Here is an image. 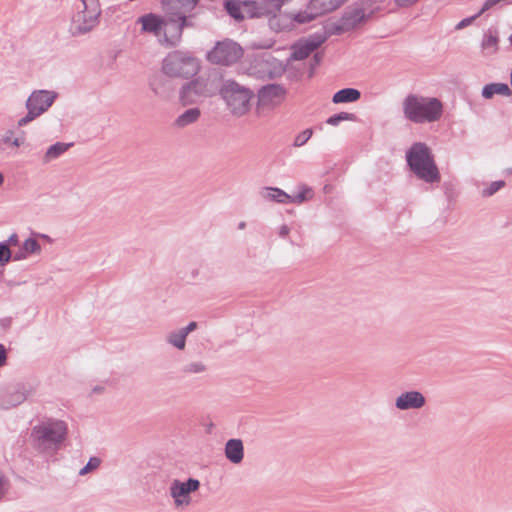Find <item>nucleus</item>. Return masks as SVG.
I'll return each instance as SVG.
<instances>
[{
  "mask_svg": "<svg viewBox=\"0 0 512 512\" xmlns=\"http://www.w3.org/2000/svg\"><path fill=\"white\" fill-rule=\"evenodd\" d=\"M407 167L419 180L438 183L441 174L431 148L424 142H414L405 153Z\"/></svg>",
  "mask_w": 512,
  "mask_h": 512,
  "instance_id": "f257e3e1",
  "label": "nucleus"
},
{
  "mask_svg": "<svg viewBox=\"0 0 512 512\" xmlns=\"http://www.w3.org/2000/svg\"><path fill=\"white\" fill-rule=\"evenodd\" d=\"M403 113L406 119L415 124L431 123L441 118L443 105L435 97L408 94L403 101Z\"/></svg>",
  "mask_w": 512,
  "mask_h": 512,
  "instance_id": "f03ea898",
  "label": "nucleus"
},
{
  "mask_svg": "<svg viewBox=\"0 0 512 512\" xmlns=\"http://www.w3.org/2000/svg\"><path fill=\"white\" fill-rule=\"evenodd\" d=\"M218 91L232 114L241 116L249 111L250 101L254 96L251 89L240 85L235 80L228 79L223 82Z\"/></svg>",
  "mask_w": 512,
  "mask_h": 512,
  "instance_id": "7ed1b4c3",
  "label": "nucleus"
},
{
  "mask_svg": "<svg viewBox=\"0 0 512 512\" xmlns=\"http://www.w3.org/2000/svg\"><path fill=\"white\" fill-rule=\"evenodd\" d=\"M199 70L197 58L179 50L169 53L162 63V71L169 77L188 79L196 76Z\"/></svg>",
  "mask_w": 512,
  "mask_h": 512,
  "instance_id": "20e7f679",
  "label": "nucleus"
},
{
  "mask_svg": "<svg viewBox=\"0 0 512 512\" xmlns=\"http://www.w3.org/2000/svg\"><path fill=\"white\" fill-rule=\"evenodd\" d=\"M218 79L198 76L182 85L179 90V102L182 106L193 105L200 98L213 96L218 91Z\"/></svg>",
  "mask_w": 512,
  "mask_h": 512,
  "instance_id": "39448f33",
  "label": "nucleus"
},
{
  "mask_svg": "<svg viewBox=\"0 0 512 512\" xmlns=\"http://www.w3.org/2000/svg\"><path fill=\"white\" fill-rule=\"evenodd\" d=\"M67 430V424L64 421L48 419L35 425L31 435L40 445L52 447L64 441Z\"/></svg>",
  "mask_w": 512,
  "mask_h": 512,
  "instance_id": "423d86ee",
  "label": "nucleus"
},
{
  "mask_svg": "<svg viewBox=\"0 0 512 512\" xmlns=\"http://www.w3.org/2000/svg\"><path fill=\"white\" fill-rule=\"evenodd\" d=\"M243 55L244 50L238 42L225 38L215 43L213 48L207 52L206 59L212 64L231 66L237 63Z\"/></svg>",
  "mask_w": 512,
  "mask_h": 512,
  "instance_id": "0eeeda50",
  "label": "nucleus"
},
{
  "mask_svg": "<svg viewBox=\"0 0 512 512\" xmlns=\"http://www.w3.org/2000/svg\"><path fill=\"white\" fill-rule=\"evenodd\" d=\"M58 94L49 90H34L26 100L27 113L18 120V126L23 127L45 113L54 103Z\"/></svg>",
  "mask_w": 512,
  "mask_h": 512,
  "instance_id": "6e6552de",
  "label": "nucleus"
},
{
  "mask_svg": "<svg viewBox=\"0 0 512 512\" xmlns=\"http://www.w3.org/2000/svg\"><path fill=\"white\" fill-rule=\"evenodd\" d=\"M101 14L100 8L87 7L80 11L73 19L71 34L81 36L90 32L98 23Z\"/></svg>",
  "mask_w": 512,
  "mask_h": 512,
  "instance_id": "1a4fd4ad",
  "label": "nucleus"
},
{
  "mask_svg": "<svg viewBox=\"0 0 512 512\" xmlns=\"http://www.w3.org/2000/svg\"><path fill=\"white\" fill-rule=\"evenodd\" d=\"M327 40L326 34L316 31L306 38L299 40L292 46L291 58L296 61L306 59L310 53L320 47Z\"/></svg>",
  "mask_w": 512,
  "mask_h": 512,
  "instance_id": "9d476101",
  "label": "nucleus"
},
{
  "mask_svg": "<svg viewBox=\"0 0 512 512\" xmlns=\"http://www.w3.org/2000/svg\"><path fill=\"white\" fill-rule=\"evenodd\" d=\"M164 14L162 43L167 47H176L180 44L183 33L177 20L178 12L164 11Z\"/></svg>",
  "mask_w": 512,
  "mask_h": 512,
  "instance_id": "9b49d317",
  "label": "nucleus"
},
{
  "mask_svg": "<svg viewBox=\"0 0 512 512\" xmlns=\"http://www.w3.org/2000/svg\"><path fill=\"white\" fill-rule=\"evenodd\" d=\"M200 487V482L195 478H188L186 481L173 480L170 486V494L177 506L190 503V493Z\"/></svg>",
  "mask_w": 512,
  "mask_h": 512,
  "instance_id": "f8f14e48",
  "label": "nucleus"
},
{
  "mask_svg": "<svg viewBox=\"0 0 512 512\" xmlns=\"http://www.w3.org/2000/svg\"><path fill=\"white\" fill-rule=\"evenodd\" d=\"M36 387L30 382H20L15 384L6 394L5 402L2 408L9 409L22 404L24 401L34 395Z\"/></svg>",
  "mask_w": 512,
  "mask_h": 512,
  "instance_id": "ddd939ff",
  "label": "nucleus"
},
{
  "mask_svg": "<svg viewBox=\"0 0 512 512\" xmlns=\"http://www.w3.org/2000/svg\"><path fill=\"white\" fill-rule=\"evenodd\" d=\"M426 403L424 395L416 390L401 393L395 400V407L399 410L420 409Z\"/></svg>",
  "mask_w": 512,
  "mask_h": 512,
  "instance_id": "4468645a",
  "label": "nucleus"
},
{
  "mask_svg": "<svg viewBox=\"0 0 512 512\" xmlns=\"http://www.w3.org/2000/svg\"><path fill=\"white\" fill-rule=\"evenodd\" d=\"M286 88L278 83H269L263 85L258 90V99L263 104L272 103L275 100L284 99L286 96Z\"/></svg>",
  "mask_w": 512,
  "mask_h": 512,
  "instance_id": "2eb2a0df",
  "label": "nucleus"
},
{
  "mask_svg": "<svg viewBox=\"0 0 512 512\" xmlns=\"http://www.w3.org/2000/svg\"><path fill=\"white\" fill-rule=\"evenodd\" d=\"M137 22L141 24L143 33H152L155 36L161 35L163 24H165L164 17L152 12L140 16Z\"/></svg>",
  "mask_w": 512,
  "mask_h": 512,
  "instance_id": "dca6fc26",
  "label": "nucleus"
},
{
  "mask_svg": "<svg viewBox=\"0 0 512 512\" xmlns=\"http://www.w3.org/2000/svg\"><path fill=\"white\" fill-rule=\"evenodd\" d=\"M341 19L347 25L349 30H352L366 19L365 10L360 4L348 6L344 10Z\"/></svg>",
  "mask_w": 512,
  "mask_h": 512,
  "instance_id": "f3484780",
  "label": "nucleus"
},
{
  "mask_svg": "<svg viewBox=\"0 0 512 512\" xmlns=\"http://www.w3.org/2000/svg\"><path fill=\"white\" fill-rule=\"evenodd\" d=\"M226 458L233 464H239L244 458V446L241 439L232 438L225 443Z\"/></svg>",
  "mask_w": 512,
  "mask_h": 512,
  "instance_id": "a211bd4d",
  "label": "nucleus"
},
{
  "mask_svg": "<svg viewBox=\"0 0 512 512\" xmlns=\"http://www.w3.org/2000/svg\"><path fill=\"white\" fill-rule=\"evenodd\" d=\"M199 0H161L163 11L192 12Z\"/></svg>",
  "mask_w": 512,
  "mask_h": 512,
  "instance_id": "6ab92c4d",
  "label": "nucleus"
},
{
  "mask_svg": "<svg viewBox=\"0 0 512 512\" xmlns=\"http://www.w3.org/2000/svg\"><path fill=\"white\" fill-rule=\"evenodd\" d=\"M268 23L270 28L276 32L289 31L294 28L290 12H278L268 19Z\"/></svg>",
  "mask_w": 512,
  "mask_h": 512,
  "instance_id": "aec40b11",
  "label": "nucleus"
},
{
  "mask_svg": "<svg viewBox=\"0 0 512 512\" xmlns=\"http://www.w3.org/2000/svg\"><path fill=\"white\" fill-rule=\"evenodd\" d=\"M496 94L509 97L512 95V90L506 83L493 82L485 84L481 91V96L484 99H491Z\"/></svg>",
  "mask_w": 512,
  "mask_h": 512,
  "instance_id": "412c9836",
  "label": "nucleus"
},
{
  "mask_svg": "<svg viewBox=\"0 0 512 512\" xmlns=\"http://www.w3.org/2000/svg\"><path fill=\"white\" fill-rule=\"evenodd\" d=\"M262 196L268 201L280 204L292 203V196L278 187H264L262 191Z\"/></svg>",
  "mask_w": 512,
  "mask_h": 512,
  "instance_id": "4be33fe9",
  "label": "nucleus"
},
{
  "mask_svg": "<svg viewBox=\"0 0 512 512\" xmlns=\"http://www.w3.org/2000/svg\"><path fill=\"white\" fill-rule=\"evenodd\" d=\"M41 250L40 243L34 238H27L22 246L13 254L14 261H20L28 258L30 254L37 253Z\"/></svg>",
  "mask_w": 512,
  "mask_h": 512,
  "instance_id": "5701e85b",
  "label": "nucleus"
},
{
  "mask_svg": "<svg viewBox=\"0 0 512 512\" xmlns=\"http://www.w3.org/2000/svg\"><path fill=\"white\" fill-rule=\"evenodd\" d=\"M201 111L198 107H192L185 110L183 113L177 116L174 120L173 125L177 128H185L199 120Z\"/></svg>",
  "mask_w": 512,
  "mask_h": 512,
  "instance_id": "b1692460",
  "label": "nucleus"
},
{
  "mask_svg": "<svg viewBox=\"0 0 512 512\" xmlns=\"http://www.w3.org/2000/svg\"><path fill=\"white\" fill-rule=\"evenodd\" d=\"M361 98V92L356 88H343L336 91L332 96L334 104L353 103Z\"/></svg>",
  "mask_w": 512,
  "mask_h": 512,
  "instance_id": "393cba45",
  "label": "nucleus"
},
{
  "mask_svg": "<svg viewBox=\"0 0 512 512\" xmlns=\"http://www.w3.org/2000/svg\"><path fill=\"white\" fill-rule=\"evenodd\" d=\"M294 27L297 25L307 24L320 17L317 11L312 9L311 3L308 2L304 10L298 12H290Z\"/></svg>",
  "mask_w": 512,
  "mask_h": 512,
  "instance_id": "a878e982",
  "label": "nucleus"
},
{
  "mask_svg": "<svg viewBox=\"0 0 512 512\" xmlns=\"http://www.w3.org/2000/svg\"><path fill=\"white\" fill-rule=\"evenodd\" d=\"M347 0H310L312 9L317 11L320 16L330 13L341 7Z\"/></svg>",
  "mask_w": 512,
  "mask_h": 512,
  "instance_id": "bb28decb",
  "label": "nucleus"
},
{
  "mask_svg": "<svg viewBox=\"0 0 512 512\" xmlns=\"http://www.w3.org/2000/svg\"><path fill=\"white\" fill-rule=\"evenodd\" d=\"M498 42V31L495 28L490 27L487 31L484 32L481 41V48L483 51L495 53L498 50Z\"/></svg>",
  "mask_w": 512,
  "mask_h": 512,
  "instance_id": "cd10ccee",
  "label": "nucleus"
},
{
  "mask_svg": "<svg viewBox=\"0 0 512 512\" xmlns=\"http://www.w3.org/2000/svg\"><path fill=\"white\" fill-rule=\"evenodd\" d=\"M73 144L72 143H63V142H56L48 147L46 150L42 161L43 163H49L50 161L60 157L62 154H64Z\"/></svg>",
  "mask_w": 512,
  "mask_h": 512,
  "instance_id": "c85d7f7f",
  "label": "nucleus"
},
{
  "mask_svg": "<svg viewBox=\"0 0 512 512\" xmlns=\"http://www.w3.org/2000/svg\"><path fill=\"white\" fill-rule=\"evenodd\" d=\"M224 8L227 14L236 21H242L245 17L241 11V3L237 0H226Z\"/></svg>",
  "mask_w": 512,
  "mask_h": 512,
  "instance_id": "c756f323",
  "label": "nucleus"
},
{
  "mask_svg": "<svg viewBox=\"0 0 512 512\" xmlns=\"http://www.w3.org/2000/svg\"><path fill=\"white\" fill-rule=\"evenodd\" d=\"M320 34H326L327 39L332 35H340L344 32L350 31L347 25L340 18L337 23H333L329 26H324L321 30H318Z\"/></svg>",
  "mask_w": 512,
  "mask_h": 512,
  "instance_id": "7c9ffc66",
  "label": "nucleus"
},
{
  "mask_svg": "<svg viewBox=\"0 0 512 512\" xmlns=\"http://www.w3.org/2000/svg\"><path fill=\"white\" fill-rule=\"evenodd\" d=\"M358 117L354 113L339 112L329 116L326 123L331 126H338L343 121H357Z\"/></svg>",
  "mask_w": 512,
  "mask_h": 512,
  "instance_id": "2f4dec72",
  "label": "nucleus"
},
{
  "mask_svg": "<svg viewBox=\"0 0 512 512\" xmlns=\"http://www.w3.org/2000/svg\"><path fill=\"white\" fill-rule=\"evenodd\" d=\"M186 338L187 336L181 330H178L171 332L167 336V342L176 347L177 349L183 350L186 345Z\"/></svg>",
  "mask_w": 512,
  "mask_h": 512,
  "instance_id": "473e14b6",
  "label": "nucleus"
},
{
  "mask_svg": "<svg viewBox=\"0 0 512 512\" xmlns=\"http://www.w3.org/2000/svg\"><path fill=\"white\" fill-rule=\"evenodd\" d=\"M505 184L506 183L504 180L493 181L482 190L481 195L483 197H490L494 195L496 192H498L501 188H503Z\"/></svg>",
  "mask_w": 512,
  "mask_h": 512,
  "instance_id": "72a5a7b5",
  "label": "nucleus"
},
{
  "mask_svg": "<svg viewBox=\"0 0 512 512\" xmlns=\"http://www.w3.org/2000/svg\"><path fill=\"white\" fill-rule=\"evenodd\" d=\"M312 135H313V130L311 128H307V129L303 130L294 138L292 146L293 147H301V146L305 145L308 142V140L312 137Z\"/></svg>",
  "mask_w": 512,
  "mask_h": 512,
  "instance_id": "f704fd0d",
  "label": "nucleus"
},
{
  "mask_svg": "<svg viewBox=\"0 0 512 512\" xmlns=\"http://www.w3.org/2000/svg\"><path fill=\"white\" fill-rule=\"evenodd\" d=\"M100 464V458L96 456L90 457L86 465L80 469L79 475L83 476L92 472L93 470L97 469L100 466Z\"/></svg>",
  "mask_w": 512,
  "mask_h": 512,
  "instance_id": "c9c22d12",
  "label": "nucleus"
},
{
  "mask_svg": "<svg viewBox=\"0 0 512 512\" xmlns=\"http://www.w3.org/2000/svg\"><path fill=\"white\" fill-rule=\"evenodd\" d=\"M11 260H13V254L10 248H7V245L0 242V267H4Z\"/></svg>",
  "mask_w": 512,
  "mask_h": 512,
  "instance_id": "e433bc0d",
  "label": "nucleus"
},
{
  "mask_svg": "<svg viewBox=\"0 0 512 512\" xmlns=\"http://www.w3.org/2000/svg\"><path fill=\"white\" fill-rule=\"evenodd\" d=\"M205 369H206V367H205V365L202 362H192V363L187 364L183 368V371L186 372V373L197 374V373L204 372Z\"/></svg>",
  "mask_w": 512,
  "mask_h": 512,
  "instance_id": "4c0bfd02",
  "label": "nucleus"
},
{
  "mask_svg": "<svg viewBox=\"0 0 512 512\" xmlns=\"http://www.w3.org/2000/svg\"><path fill=\"white\" fill-rule=\"evenodd\" d=\"M189 13L190 12H178L177 20H179V27H181L182 31L184 30V28L193 26V22L188 16Z\"/></svg>",
  "mask_w": 512,
  "mask_h": 512,
  "instance_id": "58836bf2",
  "label": "nucleus"
},
{
  "mask_svg": "<svg viewBox=\"0 0 512 512\" xmlns=\"http://www.w3.org/2000/svg\"><path fill=\"white\" fill-rule=\"evenodd\" d=\"M479 16H480V13H478V12H477L476 14H474V15H472V16H470V17H466V18L462 19L461 21H459V22L456 24L455 29H456V30H461V29H463V28H465V27L469 26V25H470V24H472V22H473L474 20H476Z\"/></svg>",
  "mask_w": 512,
  "mask_h": 512,
  "instance_id": "ea45409f",
  "label": "nucleus"
},
{
  "mask_svg": "<svg viewBox=\"0 0 512 512\" xmlns=\"http://www.w3.org/2000/svg\"><path fill=\"white\" fill-rule=\"evenodd\" d=\"M322 61V54L320 53H315L312 57V59L310 60V76H312L314 74V71L315 69L320 65Z\"/></svg>",
  "mask_w": 512,
  "mask_h": 512,
  "instance_id": "a19ab883",
  "label": "nucleus"
},
{
  "mask_svg": "<svg viewBox=\"0 0 512 512\" xmlns=\"http://www.w3.org/2000/svg\"><path fill=\"white\" fill-rule=\"evenodd\" d=\"M0 242L6 244L7 248H10V246H17L19 244V237L16 233H13L8 237V239Z\"/></svg>",
  "mask_w": 512,
  "mask_h": 512,
  "instance_id": "79ce46f5",
  "label": "nucleus"
},
{
  "mask_svg": "<svg viewBox=\"0 0 512 512\" xmlns=\"http://www.w3.org/2000/svg\"><path fill=\"white\" fill-rule=\"evenodd\" d=\"M499 2H500V0H485L482 8L480 9V11L478 13H480V15H481L482 13L491 9L493 6H495Z\"/></svg>",
  "mask_w": 512,
  "mask_h": 512,
  "instance_id": "37998d69",
  "label": "nucleus"
},
{
  "mask_svg": "<svg viewBox=\"0 0 512 512\" xmlns=\"http://www.w3.org/2000/svg\"><path fill=\"white\" fill-rule=\"evenodd\" d=\"M7 349L4 344L0 343V367L7 363Z\"/></svg>",
  "mask_w": 512,
  "mask_h": 512,
  "instance_id": "c03bdc74",
  "label": "nucleus"
},
{
  "mask_svg": "<svg viewBox=\"0 0 512 512\" xmlns=\"http://www.w3.org/2000/svg\"><path fill=\"white\" fill-rule=\"evenodd\" d=\"M197 328V322L195 321H191L188 323L187 326L181 328L180 330L186 335L188 336V334L192 331H194L195 329Z\"/></svg>",
  "mask_w": 512,
  "mask_h": 512,
  "instance_id": "a18cd8bd",
  "label": "nucleus"
},
{
  "mask_svg": "<svg viewBox=\"0 0 512 512\" xmlns=\"http://www.w3.org/2000/svg\"><path fill=\"white\" fill-rule=\"evenodd\" d=\"M306 190L297 193L295 196H292V203H302L306 200Z\"/></svg>",
  "mask_w": 512,
  "mask_h": 512,
  "instance_id": "49530a36",
  "label": "nucleus"
},
{
  "mask_svg": "<svg viewBox=\"0 0 512 512\" xmlns=\"http://www.w3.org/2000/svg\"><path fill=\"white\" fill-rule=\"evenodd\" d=\"M289 227L287 225H282L279 229V236L285 238L289 234Z\"/></svg>",
  "mask_w": 512,
  "mask_h": 512,
  "instance_id": "de8ad7c7",
  "label": "nucleus"
},
{
  "mask_svg": "<svg viewBox=\"0 0 512 512\" xmlns=\"http://www.w3.org/2000/svg\"><path fill=\"white\" fill-rule=\"evenodd\" d=\"M270 60L271 61H276V59L274 57L270 56L269 59H266V60L263 59L261 61H258L257 62V66L264 67V66L270 64Z\"/></svg>",
  "mask_w": 512,
  "mask_h": 512,
  "instance_id": "09e8293b",
  "label": "nucleus"
},
{
  "mask_svg": "<svg viewBox=\"0 0 512 512\" xmlns=\"http://www.w3.org/2000/svg\"><path fill=\"white\" fill-rule=\"evenodd\" d=\"M12 134H13V132H12V131H8V132L6 133V135L2 138V140H1V141H2L3 143H5V144H10V143H11V141H12V138H11V135H12Z\"/></svg>",
  "mask_w": 512,
  "mask_h": 512,
  "instance_id": "8fccbe9b",
  "label": "nucleus"
},
{
  "mask_svg": "<svg viewBox=\"0 0 512 512\" xmlns=\"http://www.w3.org/2000/svg\"><path fill=\"white\" fill-rule=\"evenodd\" d=\"M151 86V89L153 90L154 94L157 95V96H161V92L159 91V88L156 86V83L155 82H152L150 84Z\"/></svg>",
  "mask_w": 512,
  "mask_h": 512,
  "instance_id": "3c124183",
  "label": "nucleus"
},
{
  "mask_svg": "<svg viewBox=\"0 0 512 512\" xmlns=\"http://www.w3.org/2000/svg\"><path fill=\"white\" fill-rule=\"evenodd\" d=\"M10 144L15 146V147H19L21 143H20L19 138H14V139H12Z\"/></svg>",
  "mask_w": 512,
  "mask_h": 512,
  "instance_id": "603ef678",
  "label": "nucleus"
},
{
  "mask_svg": "<svg viewBox=\"0 0 512 512\" xmlns=\"http://www.w3.org/2000/svg\"><path fill=\"white\" fill-rule=\"evenodd\" d=\"M82 4H83V7L85 9H87V7H92L91 6V0H81Z\"/></svg>",
  "mask_w": 512,
  "mask_h": 512,
  "instance_id": "864d4df0",
  "label": "nucleus"
},
{
  "mask_svg": "<svg viewBox=\"0 0 512 512\" xmlns=\"http://www.w3.org/2000/svg\"><path fill=\"white\" fill-rule=\"evenodd\" d=\"M91 6L94 8H100L99 7V0H91Z\"/></svg>",
  "mask_w": 512,
  "mask_h": 512,
  "instance_id": "5fc2aeb1",
  "label": "nucleus"
},
{
  "mask_svg": "<svg viewBox=\"0 0 512 512\" xmlns=\"http://www.w3.org/2000/svg\"><path fill=\"white\" fill-rule=\"evenodd\" d=\"M3 483H4V481H3V477H2V476H0V498H1V497H2V495H3V491H2Z\"/></svg>",
  "mask_w": 512,
  "mask_h": 512,
  "instance_id": "6e6d98bb",
  "label": "nucleus"
},
{
  "mask_svg": "<svg viewBox=\"0 0 512 512\" xmlns=\"http://www.w3.org/2000/svg\"><path fill=\"white\" fill-rule=\"evenodd\" d=\"M102 390H103V387H101V386H96L93 388V392H95V393H100Z\"/></svg>",
  "mask_w": 512,
  "mask_h": 512,
  "instance_id": "4d7b16f0",
  "label": "nucleus"
},
{
  "mask_svg": "<svg viewBox=\"0 0 512 512\" xmlns=\"http://www.w3.org/2000/svg\"><path fill=\"white\" fill-rule=\"evenodd\" d=\"M246 227V222L244 221H241L239 224H238V229H244Z\"/></svg>",
  "mask_w": 512,
  "mask_h": 512,
  "instance_id": "13d9d810",
  "label": "nucleus"
},
{
  "mask_svg": "<svg viewBox=\"0 0 512 512\" xmlns=\"http://www.w3.org/2000/svg\"><path fill=\"white\" fill-rule=\"evenodd\" d=\"M4 182V176L3 174L0 172V185Z\"/></svg>",
  "mask_w": 512,
  "mask_h": 512,
  "instance_id": "bf43d9fd",
  "label": "nucleus"
},
{
  "mask_svg": "<svg viewBox=\"0 0 512 512\" xmlns=\"http://www.w3.org/2000/svg\"><path fill=\"white\" fill-rule=\"evenodd\" d=\"M267 74H268V76H269L270 78H272V77H273V73H272L271 71H268V72H267Z\"/></svg>",
  "mask_w": 512,
  "mask_h": 512,
  "instance_id": "052dcab7",
  "label": "nucleus"
},
{
  "mask_svg": "<svg viewBox=\"0 0 512 512\" xmlns=\"http://www.w3.org/2000/svg\"><path fill=\"white\" fill-rule=\"evenodd\" d=\"M213 427V424L211 423L210 425H208V432H210V429Z\"/></svg>",
  "mask_w": 512,
  "mask_h": 512,
  "instance_id": "680f3d73",
  "label": "nucleus"
},
{
  "mask_svg": "<svg viewBox=\"0 0 512 512\" xmlns=\"http://www.w3.org/2000/svg\"><path fill=\"white\" fill-rule=\"evenodd\" d=\"M509 41L512 44V32H511V35L509 36Z\"/></svg>",
  "mask_w": 512,
  "mask_h": 512,
  "instance_id": "e2e57ef3",
  "label": "nucleus"
}]
</instances>
